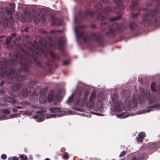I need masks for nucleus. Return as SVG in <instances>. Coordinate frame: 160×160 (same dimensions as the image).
Returning <instances> with one entry per match:
<instances>
[{
    "mask_svg": "<svg viewBox=\"0 0 160 160\" xmlns=\"http://www.w3.org/2000/svg\"><path fill=\"white\" fill-rule=\"evenodd\" d=\"M128 116H129V113L127 112L122 113L118 115L117 116L118 117L121 118H127Z\"/></svg>",
    "mask_w": 160,
    "mask_h": 160,
    "instance_id": "nucleus-28",
    "label": "nucleus"
},
{
    "mask_svg": "<svg viewBox=\"0 0 160 160\" xmlns=\"http://www.w3.org/2000/svg\"><path fill=\"white\" fill-rule=\"evenodd\" d=\"M45 51L44 48H42L41 50V53H44Z\"/></svg>",
    "mask_w": 160,
    "mask_h": 160,
    "instance_id": "nucleus-56",
    "label": "nucleus"
},
{
    "mask_svg": "<svg viewBox=\"0 0 160 160\" xmlns=\"http://www.w3.org/2000/svg\"><path fill=\"white\" fill-rule=\"evenodd\" d=\"M8 160H19V158L13 156L9 157L8 158Z\"/></svg>",
    "mask_w": 160,
    "mask_h": 160,
    "instance_id": "nucleus-39",
    "label": "nucleus"
},
{
    "mask_svg": "<svg viewBox=\"0 0 160 160\" xmlns=\"http://www.w3.org/2000/svg\"><path fill=\"white\" fill-rule=\"evenodd\" d=\"M44 160H50V159L48 158H47L46 159H45Z\"/></svg>",
    "mask_w": 160,
    "mask_h": 160,
    "instance_id": "nucleus-61",
    "label": "nucleus"
},
{
    "mask_svg": "<svg viewBox=\"0 0 160 160\" xmlns=\"http://www.w3.org/2000/svg\"><path fill=\"white\" fill-rule=\"evenodd\" d=\"M68 61H67L65 60V61H64L63 62V65H67L68 64Z\"/></svg>",
    "mask_w": 160,
    "mask_h": 160,
    "instance_id": "nucleus-48",
    "label": "nucleus"
},
{
    "mask_svg": "<svg viewBox=\"0 0 160 160\" xmlns=\"http://www.w3.org/2000/svg\"><path fill=\"white\" fill-rule=\"evenodd\" d=\"M63 158L66 159H67L69 158L68 155L66 153H65L63 156Z\"/></svg>",
    "mask_w": 160,
    "mask_h": 160,
    "instance_id": "nucleus-42",
    "label": "nucleus"
},
{
    "mask_svg": "<svg viewBox=\"0 0 160 160\" xmlns=\"http://www.w3.org/2000/svg\"><path fill=\"white\" fill-rule=\"evenodd\" d=\"M10 8H5V11L7 13L8 15H11L15 9V4L14 3L10 4Z\"/></svg>",
    "mask_w": 160,
    "mask_h": 160,
    "instance_id": "nucleus-21",
    "label": "nucleus"
},
{
    "mask_svg": "<svg viewBox=\"0 0 160 160\" xmlns=\"http://www.w3.org/2000/svg\"><path fill=\"white\" fill-rule=\"evenodd\" d=\"M45 102H46V101H43L42 103H45Z\"/></svg>",
    "mask_w": 160,
    "mask_h": 160,
    "instance_id": "nucleus-63",
    "label": "nucleus"
},
{
    "mask_svg": "<svg viewBox=\"0 0 160 160\" xmlns=\"http://www.w3.org/2000/svg\"><path fill=\"white\" fill-rule=\"evenodd\" d=\"M46 11L45 10H42L38 15L32 17L33 20L35 23H38L39 21L43 22L45 18Z\"/></svg>",
    "mask_w": 160,
    "mask_h": 160,
    "instance_id": "nucleus-12",
    "label": "nucleus"
},
{
    "mask_svg": "<svg viewBox=\"0 0 160 160\" xmlns=\"http://www.w3.org/2000/svg\"><path fill=\"white\" fill-rule=\"evenodd\" d=\"M131 160H138V159L136 156H133L132 157Z\"/></svg>",
    "mask_w": 160,
    "mask_h": 160,
    "instance_id": "nucleus-51",
    "label": "nucleus"
},
{
    "mask_svg": "<svg viewBox=\"0 0 160 160\" xmlns=\"http://www.w3.org/2000/svg\"><path fill=\"white\" fill-rule=\"evenodd\" d=\"M17 33H12L11 36H9L8 37H7L5 36L1 35L0 36V38L2 39L3 38H6L5 40L6 41L5 44L7 45H9L11 42V41L14 38L15 39L13 40V42L14 43H16V42H18L21 39V37L19 36L18 38L16 37Z\"/></svg>",
    "mask_w": 160,
    "mask_h": 160,
    "instance_id": "nucleus-11",
    "label": "nucleus"
},
{
    "mask_svg": "<svg viewBox=\"0 0 160 160\" xmlns=\"http://www.w3.org/2000/svg\"><path fill=\"white\" fill-rule=\"evenodd\" d=\"M154 108H156V109H157V108L160 109V103L157 104L149 106L147 107L146 109H144L142 111H139V114H142L144 112H149L150 111L153 110Z\"/></svg>",
    "mask_w": 160,
    "mask_h": 160,
    "instance_id": "nucleus-15",
    "label": "nucleus"
},
{
    "mask_svg": "<svg viewBox=\"0 0 160 160\" xmlns=\"http://www.w3.org/2000/svg\"><path fill=\"white\" fill-rule=\"evenodd\" d=\"M16 66L10 63L5 58L0 59V70L2 71L1 75L3 78L8 77L6 80L7 83L10 84L14 82L11 86V90L17 92L22 86L20 81L26 79L27 77L21 74V72H25L22 68H20L19 69L16 70Z\"/></svg>",
    "mask_w": 160,
    "mask_h": 160,
    "instance_id": "nucleus-2",
    "label": "nucleus"
},
{
    "mask_svg": "<svg viewBox=\"0 0 160 160\" xmlns=\"http://www.w3.org/2000/svg\"><path fill=\"white\" fill-rule=\"evenodd\" d=\"M89 93L88 91L86 90L83 96L81 92L75 93L74 95H71V103L73 101L77 105L83 106L87 102V98Z\"/></svg>",
    "mask_w": 160,
    "mask_h": 160,
    "instance_id": "nucleus-7",
    "label": "nucleus"
},
{
    "mask_svg": "<svg viewBox=\"0 0 160 160\" xmlns=\"http://www.w3.org/2000/svg\"><path fill=\"white\" fill-rule=\"evenodd\" d=\"M98 101L99 102H101L103 99V98H102L101 99H99L98 98Z\"/></svg>",
    "mask_w": 160,
    "mask_h": 160,
    "instance_id": "nucleus-57",
    "label": "nucleus"
},
{
    "mask_svg": "<svg viewBox=\"0 0 160 160\" xmlns=\"http://www.w3.org/2000/svg\"><path fill=\"white\" fill-rule=\"evenodd\" d=\"M18 115V114H10V117L11 118H14L17 117Z\"/></svg>",
    "mask_w": 160,
    "mask_h": 160,
    "instance_id": "nucleus-43",
    "label": "nucleus"
},
{
    "mask_svg": "<svg viewBox=\"0 0 160 160\" xmlns=\"http://www.w3.org/2000/svg\"><path fill=\"white\" fill-rule=\"evenodd\" d=\"M123 25L117 23L111 24L108 26V30L105 34V35L109 38L113 37L117 32L121 31L123 29Z\"/></svg>",
    "mask_w": 160,
    "mask_h": 160,
    "instance_id": "nucleus-8",
    "label": "nucleus"
},
{
    "mask_svg": "<svg viewBox=\"0 0 160 160\" xmlns=\"http://www.w3.org/2000/svg\"><path fill=\"white\" fill-rule=\"evenodd\" d=\"M95 92L93 91L91 92L90 97L89 101L87 103V106L88 108H91L94 105V99L95 98Z\"/></svg>",
    "mask_w": 160,
    "mask_h": 160,
    "instance_id": "nucleus-16",
    "label": "nucleus"
},
{
    "mask_svg": "<svg viewBox=\"0 0 160 160\" xmlns=\"http://www.w3.org/2000/svg\"><path fill=\"white\" fill-rule=\"evenodd\" d=\"M30 53L27 50H23L22 53L20 52L15 55L13 58L10 60V63L15 66L19 64L20 68L26 72H29V69L32 67L33 61L35 64L39 68H43L45 71H51L53 67V65L56 66L53 61L48 59L46 63L43 65H42V57L41 53L33 50H29Z\"/></svg>",
    "mask_w": 160,
    "mask_h": 160,
    "instance_id": "nucleus-1",
    "label": "nucleus"
},
{
    "mask_svg": "<svg viewBox=\"0 0 160 160\" xmlns=\"http://www.w3.org/2000/svg\"><path fill=\"white\" fill-rule=\"evenodd\" d=\"M0 42H3V41H2V39H1V40H0Z\"/></svg>",
    "mask_w": 160,
    "mask_h": 160,
    "instance_id": "nucleus-64",
    "label": "nucleus"
},
{
    "mask_svg": "<svg viewBox=\"0 0 160 160\" xmlns=\"http://www.w3.org/2000/svg\"><path fill=\"white\" fill-rule=\"evenodd\" d=\"M90 27L92 28H96V25H95L94 24H92L91 25V26Z\"/></svg>",
    "mask_w": 160,
    "mask_h": 160,
    "instance_id": "nucleus-54",
    "label": "nucleus"
},
{
    "mask_svg": "<svg viewBox=\"0 0 160 160\" xmlns=\"http://www.w3.org/2000/svg\"><path fill=\"white\" fill-rule=\"evenodd\" d=\"M145 90H143L141 93L140 96L144 99H148L149 104H152L153 102L155 97L152 96L150 92H145Z\"/></svg>",
    "mask_w": 160,
    "mask_h": 160,
    "instance_id": "nucleus-13",
    "label": "nucleus"
},
{
    "mask_svg": "<svg viewBox=\"0 0 160 160\" xmlns=\"http://www.w3.org/2000/svg\"><path fill=\"white\" fill-rule=\"evenodd\" d=\"M29 92H30V90L29 91L28 88H23L18 92V96L21 98H24L28 96Z\"/></svg>",
    "mask_w": 160,
    "mask_h": 160,
    "instance_id": "nucleus-17",
    "label": "nucleus"
},
{
    "mask_svg": "<svg viewBox=\"0 0 160 160\" xmlns=\"http://www.w3.org/2000/svg\"><path fill=\"white\" fill-rule=\"evenodd\" d=\"M1 158L3 159H5L7 158V156L5 154H3L1 156Z\"/></svg>",
    "mask_w": 160,
    "mask_h": 160,
    "instance_id": "nucleus-45",
    "label": "nucleus"
},
{
    "mask_svg": "<svg viewBox=\"0 0 160 160\" xmlns=\"http://www.w3.org/2000/svg\"><path fill=\"white\" fill-rule=\"evenodd\" d=\"M12 111L13 112H16L17 111V109L16 107V106H14V108L12 109Z\"/></svg>",
    "mask_w": 160,
    "mask_h": 160,
    "instance_id": "nucleus-47",
    "label": "nucleus"
},
{
    "mask_svg": "<svg viewBox=\"0 0 160 160\" xmlns=\"http://www.w3.org/2000/svg\"><path fill=\"white\" fill-rule=\"evenodd\" d=\"M4 112L5 113L8 114L10 113V111L8 109H5L4 110Z\"/></svg>",
    "mask_w": 160,
    "mask_h": 160,
    "instance_id": "nucleus-46",
    "label": "nucleus"
},
{
    "mask_svg": "<svg viewBox=\"0 0 160 160\" xmlns=\"http://www.w3.org/2000/svg\"><path fill=\"white\" fill-rule=\"evenodd\" d=\"M48 16V17H46V18H48V21H50L51 20V19L50 20V16Z\"/></svg>",
    "mask_w": 160,
    "mask_h": 160,
    "instance_id": "nucleus-59",
    "label": "nucleus"
},
{
    "mask_svg": "<svg viewBox=\"0 0 160 160\" xmlns=\"http://www.w3.org/2000/svg\"><path fill=\"white\" fill-rule=\"evenodd\" d=\"M32 112L31 111L29 110H27L26 111L24 112V114L27 115H30L32 114Z\"/></svg>",
    "mask_w": 160,
    "mask_h": 160,
    "instance_id": "nucleus-35",
    "label": "nucleus"
},
{
    "mask_svg": "<svg viewBox=\"0 0 160 160\" xmlns=\"http://www.w3.org/2000/svg\"><path fill=\"white\" fill-rule=\"evenodd\" d=\"M20 157L21 159V160H27L28 159L27 157L24 154L21 155L20 156Z\"/></svg>",
    "mask_w": 160,
    "mask_h": 160,
    "instance_id": "nucleus-36",
    "label": "nucleus"
},
{
    "mask_svg": "<svg viewBox=\"0 0 160 160\" xmlns=\"http://www.w3.org/2000/svg\"><path fill=\"white\" fill-rule=\"evenodd\" d=\"M139 0H132L131 2V5L130 6V9L133 10L134 7L138 4Z\"/></svg>",
    "mask_w": 160,
    "mask_h": 160,
    "instance_id": "nucleus-24",
    "label": "nucleus"
},
{
    "mask_svg": "<svg viewBox=\"0 0 160 160\" xmlns=\"http://www.w3.org/2000/svg\"><path fill=\"white\" fill-rule=\"evenodd\" d=\"M145 10L146 9L145 8H141L140 9V11L137 13H132L131 14L132 18H136L140 14V12L141 10Z\"/></svg>",
    "mask_w": 160,
    "mask_h": 160,
    "instance_id": "nucleus-31",
    "label": "nucleus"
},
{
    "mask_svg": "<svg viewBox=\"0 0 160 160\" xmlns=\"http://www.w3.org/2000/svg\"><path fill=\"white\" fill-rule=\"evenodd\" d=\"M23 20L22 22H25L26 21V19L24 18H23Z\"/></svg>",
    "mask_w": 160,
    "mask_h": 160,
    "instance_id": "nucleus-60",
    "label": "nucleus"
},
{
    "mask_svg": "<svg viewBox=\"0 0 160 160\" xmlns=\"http://www.w3.org/2000/svg\"><path fill=\"white\" fill-rule=\"evenodd\" d=\"M120 18V17L110 18L109 19V22H110L115 21L119 19Z\"/></svg>",
    "mask_w": 160,
    "mask_h": 160,
    "instance_id": "nucleus-34",
    "label": "nucleus"
},
{
    "mask_svg": "<svg viewBox=\"0 0 160 160\" xmlns=\"http://www.w3.org/2000/svg\"><path fill=\"white\" fill-rule=\"evenodd\" d=\"M136 140L137 142L141 143L143 141V139L138 136L136 138Z\"/></svg>",
    "mask_w": 160,
    "mask_h": 160,
    "instance_id": "nucleus-38",
    "label": "nucleus"
},
{
    "mask_svg": "<svg viewBox=\"0 0 160 160\" xmlns=\"http://www.w3.org/2000/svg\"><path fill=\"white\" fill-rule=\"evenodd\" d=\"M17 99L8 96H5L3 99V101L11 104L15 103L17 102Z\"/></svg>",
    "mask_w": 160,
    "mask_h": 160,
    "instance_id": "nucleus-22",
    "label": "nucleus"
},
{
    "mask_svg": "<svg viewBox=\"0 0 160 160\" xmlns=\"http://www.w3.org/2000/svg\"><path fill=\"white\" fill-rule=\"evenodd\" d=\"M48 16V17H46V18H48V21H50L51 20V19L50 20V16Z\"/></svg>",
    "mask_w": 160,
    "mask_h": 160,
    "instance_id": "nucleus-58",
    "label": "nucleus"
},
{
    "mask_svg": "<svg viewBox=\"0 0 160 160\" xmlns=\"http://www.w3.org/2000/svg\"><path fill=\"white\" fill-rule=\"evenodd\" d=\"M28 30L29 28L28 27H26L24 29V31L25 32H28Z\"/></svg>",
    "mask_w": 160,
    "mask_h": 160,
    "instance_id": "nucleus-52",
    "label": "nucleus"
},
{
    "mask_svg": "<svg viewBox=\"0 0 160 160\" xmlns=\"http://www.w3.org/2000/svg\"><path fill=\"white\" fill-rule=\"evenodd\" d=\"M115 4L118 7L121 9H123L126 7L125 5L123 4V2L125 1L126 3L128 2L129 0H112ZM103 3L107 5H109L110 4V0H102Z\"/></svg>",
    "mask_w": 160,
    "mask_h": 160,
    "instance_id": "nucleus-10",
    "label": "nucleus"
},
{
    "mask_svg": "<svg viewBox=\"0 0 160 160\" xmlns=\"http://www.w3.org/2000/svg\"><path fill=\"white\" fill-rule=\"evenodd\" d=\"M94 7L96 9L95 12H92L86 10L83 13L80 12L78 15L75 17V20L76 22H80L85 19H87L88 17H93L96 16L97 19L100 21L108 19L109 12L112 10L110 6L106 7L105 10H103V6L100 3H96Z\"/></svg>",
    "mask_w": 160,
    "mask_h": 160,
    "instance_id": "nucleus-3",
    "label": "nucleus"
},
{
    "mask_svg": "<svg viewBox=\"0 0 160 160\" xmlns=\"http://www.w3.org/2000/svg\"><path fill=\"white\" fill-rule=\"evenodd\" d=\"M128 26L132 32L136 30L138 27V24L134 21L130 22Z\"/></svg>",
    "mask_w": 160,
    "mask_h": 160,
    "instance_id": "nucleus-20",
    "label": "nucleus"
},
{
    "mask_svg": "<svg viewBox=\"0 0 160 160\" xmlns=\"http://www.w3.org/2000/svg\"><path fill=\"white\" fill-rule=\"evenodd\" d=\"M157 85L154 82H153L151 83V90L152 91H157Z\"/></svg>",
    "mask_w": 160,
    "mask_h": 160,
    "instance_id": "nucleus-30",
    "label": "nucleus"
},
{
    "mask_svg": "<svg viewBox=\"0 0 160 160\" xmlns=\"http://www.w3.org/2000/svg\"><path fill=\"white\" fill-rule=\"evenodd\" d=\"M37 82V81L36 80H32L30 81V82L28 84V87L30 88H32L33 86L36 84Z\"/></svg>",
    "mask_w": 160,
    "mask_h": 160,
    "instance_id": "nucleus-29",
    "label": "nucleus"
},
{
    "mask_svg": "<svg viewBox=\"0 0 160 160\" xmlns=\"http://www.w3.org/2000/svg\"><path fill=\"white\" fill-rule=\"evenodd\" d=\"M70 102V96L68 98V99L67 101V102L68 104H69Z\"/></svg>",
    "mask_w": 160,
    "mask_h": 160,
    "instance_id": "nucleus-55",
    "label": "nucleus"
},
{
    "mask_svg": "<svg viewBox=\"0 0 160 160\" xmlns=\"http://www.w3.org/2000/svg\"><path fill=\"white\" fill-rule=\"evenodd\" d=\"M147 148L152 153L158 148H160V141L149 143L147 145Z\"/></svg>",
    "mask_w": 160,
    "mask_h": 160,
    "instance_id": "nucleus-14",
    "label": "nucleus"
},
{
    "mask_svg": "<svg viewBox=\"0 0 160 160\" xmlns=\"http://www.w3.org/2000/svg\"><path fill=\"white\" fill-rule=\"evenodd\" d=\"M21 103L22 104V106H16V107L17 109H22L25 108L26 106H28L30 105V104L27 101L21 102Z\"/></svg>",
    "mask_w": 160,
    "mask_h": 160,
    "instance_id": "nucleus-27",
    "label": "nucleus"
},
{
    "mask_svg": "<svg viewBox=\"0 0 160 160\" xmlns=\"http://www.w3.org/2000/svg\"><path fill=\"white\" fill-rule=\"evenodd\" d=\"M142 157V155L138 156V158L139 160H143V159L141 158Z\"/></svg>",
    "mask_w": 160,
    "mask_h": 160,
    "instance_id": "nucleus-53",
    "label": "nucleus"
},
{
    "mask_svg": "<svg viewBox=\"0 0 160 160\" xmlns=\"http://www.w3.org/2000/svg\"><path fill=\"white\" fill-rule=\"evenodd\" d=\"M49 111L52 113L58 112L57 114H53L50 115V118H56L60 117L66 115V112L61 110V108H49Z\"/></svg>",
    "mask_w": 160,
    "mask_h": 160,
    "instance_id": "nucleus-9",
    "label": "nucleus"
},
{
    "mask_svg": "<svg viewBox=\"0 0 160 160\" xmlns=\"http://www.w3.org/2000/svg\"><path fill=\"white\" fill-rule=\"evenodd\" d=\"M54 92H52L49 93L48 96V101L49 102H50L52 101H54Z\"/></svg>",
    "mask_w": 160,
    "mask_h": 160,
    "instance_id": "nucleus-25",
    "label": "nucleus"
},
{
    "mask_svg": "<svg viewBox=\"0 0 160 160\" xmlns=\"http://www.w3.org/2000/svg\"><path fill=\"white\" fill-rule=\"evenodd\" d=\"M39 32L43 34H48L49 32H48L44 29H40Z\"/></svg>",
    "mask_w": 160,
    "mask_h": 160,
    "instance_id": "nucleus-37",
    "label": "nucleus"
},
{
    "mask_svg": "<svg viewBox=\"0 0 160 160\" xmlns=\"http://www.w3.org/2000/svg\"><path fill=\"white\" fill-rule=\"evenodd\" d=\"M50 20H51V25H57L58 26H61L63 23V21L61 19H57L54 16H51Z\"/></svg>",
    "mask_w": 160,
    "mask_h": 160,
    "instance_id": "nucleus-18",
    "label": "nucleus"
},
{
    "mask_svg": "<svg viewBox=\"0 0 160 160\" xmlns=\"http://www.w3.org/2000/svg\"><path fill=\"white\" fill-rule=\"evenodd\" d=\"M39 41L40 43L43 45L44 48L48 51V50L53 47L55 48H59L60 51L62 52V54L63 55H66V53L64 49V45L66 42V39L64 37L61 38L58 41L57 39L53 40L51 36H49L48 38V42L45 40Z\"/></svg>",
    "mask_w": 160,
    "mask_h": 160,
    "instance_id": "nucleus-5",
    "label": "nucleus"
},
{
    "mask_svg": "<svg viewBox=\"0 0 160 160\" xmlns=\"http://www.w3.org/2000/svg\"><path fill=\"white\" fill-rule=\"evenodd\" d=\"M108 22L106 21L102 22L100 23L101 30L102 31H105L107 29V25Z\"/></svg>",
    "mask_w": 160,
    "mask_h": 160,
    "instance_id": "nucleus-26",
    "label": "nucleus"
},
{
    "mask_svg": "<svg viewBox=\"0 0 160 160\" xmlns=\"http://www.w3.org/2000/svg\"><path fill=\"white\" fill-rule=\"evenodd\" d=\"M5 12L2 9H0V18H3L5 15Z\"/></svg>",
    "mask_w": 160,
    "mask_h": 160,
    "instance_id": "nucleus-32",
    "label": "nucleus"
},
{
    "mask_svg": "<svg viewBox=\"0 0 160 160\" xmlns=\"http://www.w3.org/2000/svg\"><path fill=\"white\" fill-rule=\"evenodd\" d=\"M118 108H119V109H120V107L119 106V105H118V107H116V108H117V109Z\"/></svg>",
    "mask_w": 160,
    "mask_h": 160,
    "instance_id": "nucleus-62",
    "label": "nucleus"
},
{
    "mask_svg": "<svg viewBox=\"0 0 160 160\" xmlns=\"http://www.w3.org/2000/svg\"><path fill=\"white\" fill-rule=\"evenodd\" d=\"M5 93V92L3 89L0 90V94H2Z\"/></svg>",
    "mask_w": 160,
    "mask_h": 160,
    "instance_id": "nucleus-49",
    "label": "nucleus"
},
{
    "mask_svg": "<svg viewBox=\"0 0 160 160\" xmlns=\"http://www.w3.org/2000/svg\"><path fill=\"white\" fill-rule=\"evenodd\" d=\"M61 32V30L54 31V30H52L50 31V33H55L56 32Z\"/></svg>",
    "mask_w": 160,
    "mask_h": 160,
    "instance_id": "nucleus-44",
    "label": "nucleus"
},
{
    "mask_svg": "<svg viewBox=\"0 0 160 160\" xmlns=\"http://www.w3.org/2000/svg\"><path fill=\"white\" fill-rule=\"evenodd\" d=\"M153 4L155 8L151 9L150 11L146 12L142 16V25L148 26L150 24H154L157 21V18L160 19V0H152Z\"/></svg>",
    "mask_w": 160,
    "mask_h": 160,
    "instance_id": "nucleus-4",
    "label": "nucleus"
},
{
    "mask_svg": "<svg viewBox=\"0 0 160 160\" xmlns=\"http://www.w3.org/2000/svg\"><path fill=\"white\" fill-rule=\"evenodd\" d=\"M4 83H5V82H4V81H3V80L0 83V86H2L3 85V84H4Z\"/></svg>",
    "mask_w": 160,
    "mask_h": 160,
    "instance_id": "nucleus-50",
    "label": "nucleus"
},
{
    "mask_svg": "<svg viewBox=\"0 0 160 160\" xmlns=\"http://www.w3.org/2000/svg\"><path fill=\"white\" fill-rule=\"evenodd\" d=\"M43 112L42 111H38L36 112V115L33 116L34 119H38V121L39 122H41L43 121V118L45 116V115L43 114Z\"/></svg>",
    "mask_w": 160,
    "mask_h": 160,
    "instance_id": "nucleus-19",
    "label": "nucleus"
},
{
    "mask_svg": "<svg viewBox=\"0 0 160 160\" xmlns=\"http://www.w3.org/2000/svg\"><path fill=\"white\" fill-rule=\"evenodd\" d=\"M75 31L77 37L82 39L85 44L89 43L90 40L98 44L102 43V35L100 32H92L90 33L89 37L88 34L83 31H78L76 29H75Z\"/></svg>",
    "mask_w": 160,
    "mask_h": 160,
    "instance_id": "nucleus-6",
    "label": "nucleus"
},
{
    "mask_svg": "<svg viewBox=\"0 0 160 160\" xmlns=\"http://www.w3.org/2000/svg\"><path fill=\"white\" fill-rule=\"evenodd\" d=\"M50 55L53 59L56 60L57 61L59 60L60 58L59 55L55 53L54 52L51 51L50 52Z\"/></svg>",
    "mask_w": 160,
    "mask_h": 160,
    "instance_id": "nucleus-23",
    "label": "nucleus"
},
{
    "mask_svg": "<svg viewBox=\"0 0 160 160\" xmlns=\"http://www.w3.org/2000/svg\"><path fill=\"white\" fill-rule=\"evenodd\" d=\"M138 136L143 139L145 137L146 134L144 132H141L138 134Z\"/></svg>",
    "mask_w": 160,
    "mask_h": 160,
    "instance_id": "nucleus-33",
    "label": "nucleus"
},
{
    "mask_svg": "<svg viewBox=\"0 0 160 160\" xmlns=\"http://www.w3.org/2000/svg\"><path fill=\"white\" fill-rule=\"evenodd\" d=\"M48 90V88L47 87H46L43 89H42L41 90V92H42L44 93H45L47 92Z\"/></svg>",
    "mask_w": 160,
    "mask_h": 160,
    "instance_id": "nucleus-41",
    "label": "nucleus"
},
{
    "mask_svg": "<svg viewBox=\"0 0 160 160\" xmlns=\"http://www.w3.org/2000/svg\"><path fill=\"white\" fill-rule=\"evenodd\" d=\"M126 153V151H123L120 154H119V156L120 157H123Z\"/></svg>",
    "mask_w": 160,
    "mask_h": 160,
    "instance_id": "nucleus-40",
    "label": "nucleus"
}]
</instances>
